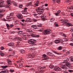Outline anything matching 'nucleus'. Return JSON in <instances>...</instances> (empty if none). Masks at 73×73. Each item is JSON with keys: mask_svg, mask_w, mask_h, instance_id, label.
<instances>
[{"mask_svg": "<svg viewBox=\"0 0 73 73\" xmlns=\"http://www.w3.org/2000/svg\"><path fill=\"white\" fill-rule=\"evenodd\" d=\"M52 30L50 29H47L44 31V35H48L50 34V33H52Z\"/></svg>", "mask_w": 73, "mask_h": 73, "instance_id": "obj_2", "label": "nucleus"}, {"mask_svg": "<svg viewBox=\"0 0 73 73\" xmlns=\"http://www.w3.org/2000/svg\"><path fill=\"white\" fill-rule=\"evenodd\" d=\"M60 35L61 36H63V35H64V33L62 32H61L60 33Z\"/></svg>", "mask_w": 73, "mask_h": 73, "instance_id": "obj_40", "label": "nucleus"}, {"mask_svg": "<svg viewBox=\"0 0 73 73\" xmlns=\"http://www.w3.org/2000/svg\"><path fill=\"white\" fill-rule=\"evenodd\" d=\"M70 31H71V32H73V28H71V29L70 30Z\"/></svg>", "mask_w": 73, "mask_h": 73, "instance_id": "obj_54", "label": "nucleus"}, {"mask_svg": "<svg viewBox=\"0 0 73 73\" xmlns=\"http://www.w3.org/2000/svg\"><path fill=\"white\" fill-rule=\"evenodd\" d=\"M62 49V48L61 47V46H59L58 48V50H61Z\"/></svg>", "mask_w": 73, "mask_h": 73, "instance_id": "obj_46", "label": "nucleus"}, {"mask_svg": "<svg viewBox=\"0 0 73 73\" xmlns=\"http://www.w3.org/2000/svg\"><path fill=\"white\" fill-rule=\"evenodd\" d=\"M60 2V0H57V3H59Z\"/></svg>", "mask_w": 73, "mask_h": 73, "instance_id": "obj_55", "label": "nucleus"}, {"mask_svg": "<svg viewBox=\"0 0 73 73\" xmlns=\"http://www.w3.org/2000/svg\"><path fill=\"white\" fill-rule=\"evenodd\" d=\"M0 73H8V71L7 70L2 71L0 72Z\"/></svg>", "mask_w": 73, "mask_h": 73, "instance_id": "obj_18", "label": "nucleus"}, {"mask_svg": "<svg viewBox=\"0 0 73 73\" xmlns=\"http://www.w3.org/2000/svg\"><path fill=\"white\" fill-rule=\"evenodd\" d=\"M49 67L51 69H53V68H54V66L52 65H50L49 66Z\"/></svg>", "mask_w": 73, "mask_h": 73, "instance_id": "obj_28", "label": "nucleus"}, {"mask_svg": "<svg viewBox=\"0 0 73 73\" xmlns=\"http://www.w3.org/2000/svg\"><path fill=\"white\" fill-rule=\"evenodd\" d=\"M27 9V7L25 8L24 9V11L23 12H22V14H27V13H28L27 12V11H26Z\"/></svg>", "mask_w": 73, "mask_h": 73, "instance_id": "obj_9", "label": "nucleus"}, {"mask_svg": "<svg viewBox=\"0 0 73 73\" xmlns=\"http://www.w3.org/2000/svg\"><path fill=\"white\" fill-rule=\"evenodd\" d=\"M38 14H36L35 13L33 14V16H34L36 18H38Z\"/></svg>", "mask_w": 73, "mask_h": 73, "instance_id": "obj_23", "label": "nucleus"}, {"mask_svg": "<svg viewBox=\"0 0 73 73\" xmlns=\"http://www.w3.org/2000/svg\"><path fill=\"white\" fill-rule=\"evenodd\" d=\"M19 8H22L23 7V5H19Z\"/></svg>", "mask_w": 73, "mask_h": 73, "instance_id": "obj_51", "label": "nucleus"}, {"mask_svg": "<svg viewBox=\"0 0 73 73\" xmlns=\"http://www.w3.org/2000/svg\"><path fill=\"white\" fill-rule=\"evenodd\" d=\"M70 45L71 46H73V43H70Z\"/></svg>", "mask_w": 73, "mask_h": 73, "instance_id": "obj_60", "label": "nucleus"}, {"mask_svg": "<svg viewBox=\"0 0 73 73\" xmlns=\"http://www.w3.org/2000/svg\"><path fill=\"white\" fill-rule=\"evenodd\" d=\"M14 70H11V69L10 70V72H11V73H13V72H14Z\"/></svg>", "mask_w": 73, "mask_h": 73, "instance_id": "obj_39", "label": "nucleus"}, {"mask_svg": "<svg viewBox=\"0 0 73 73\" xmlns=\"http://www.w3.org/2000/svg\"><path fill=\"white\" fill-rule=\"evenodd\" d=\"M31 37H35V35L33 34H32L31 35Z\"/></svg>", "mask_w": 73, "mask_h": 73, "instance_id": "obj_52", "label": "nucleus"}, {"mask_svg": "<svg viewBox=\"0 0 73 73\" xmlns=\"http://www.w3.org/2000/svg\"><path fill=\"white\" fill-rule=\"evenodd\" d=\"M3 12H4V10H3L0 9V13H2Z\"/></svg>", "mask_w": 73, "mask_h": 73, "instance_id": "obj_48", "label": "nucleus"}, {"mask_svg": "<svg viewBox=\"0 0 73 73\" xmlns=\"http://www.w3.org/2000/svg\"><path fill=\"white\" fill-rule=\"evenodd\" d=\"M69 61V58H65V60H64L62 63H66L68 61Z\"/></svg>", "mask_w": 73, "mask_h": 73, "instance_id": "obj_19", "label": "nucleus"}, {"mask_svg": "<svg viewBox=\"0 0 73 73\" xmlns=\"http://www.w3.org/2000/svg\"><path fill=\"white\" fill-rule=\"evenodd\" d=\"M68 72H73V71L72 70H68Z\"/></svg>", "mask_w": 73, "mask_h": 73, "instance_id": "obj_53", "label": "nucleus"}, {"mask_svg": "<svg viewBox=\"0 0 73 73\" xmlns=\"http://www.w3.org/2000/svg\"><path fill=\"white\" fill-rule=\"evenodd\" d=\"M63 63L65 64L66 66L67 67L69 68H70L71 67V66L70 65V64L68 62H67V63Z\"/></svg>", "mask_w": 73, "mask_h": 73, "instance_id": "obj_11", "label": "nucleus"}, {"mask_svg": "<svg viewBox=\"0 0 73 73\" xmlns=\"http://www.w3.org/2000/svg\"><path fill=\"white\" fill-rule=\"evenodd\" d=\"M51 36H54V33H52L51 34Z\"/></svg>", "mask_w": 73, "mask_h": 73, "instance_id": "obj_58", "label": "nucleus"}, {"mask_svg": "<svg viewBox=\"0 0 73 73\" xmlns=\"http://www.w3.org/2000/svg\"><path fill=\"white\" fill-rule=\"evenodd\" d=\"M23 36H24V37L23 38L24 39L26 40L27 39L26 38L27 37V35H23Z\"/></svg>", "mask_w": 73, "mask_h": 73, "instance_id": "obj_30", "label": "nucleus"}, {"mask_svg": "<svg viewBox=\"0 0 73 73\" xmlns=\"http://www.w3.org/2000/svg\"><path fill=\"white\" fill-rule=\"evenodd\" d=\"M18 32L19 34H21V33H22V32H23V31H18Z\"/></svg>", "mask_w": 73, "mask_h": 73, "instance_id": "obj_41", "label": "nucleus"}, {"mask_svg": "<svg viewBox=\"0 0 73 73\" xmlns=\"http://www.w3.org/2000/svg\"><path fill=\"white\" fill-rule=\"evenodd\" d=\"M0 54L2 57H3V56H4V54L1 51H0Z\"/></svg>", "mask_w": 73, "mask_h": 73, "instance_id": "obj_22", "label": "nucleus"}, {"mask_svg": "<svg viewBox=\"0 0 73 73\" xmlns=\"http://www.w3.org/2000/svg\"><path fill=\"white\" fill-rule=\"evenodd\" d=\"M39 4V2H37L36 3H35V5L36 6H38V5Z\"/></svg>", "mask_w": 73, "mask_h": 73, "instance_id": "obj_33", "label": "nucleus"}, {"mask_svg": "<svg viewBox=\"0 0 73 73\" xmlns=\"http://www.w3.org/2000/svg\"><path fill=\"white\" fill-rule=\"evenodd\" d=\"M7 3L8 4V5L9 6L11 5V3H12V1L11 0H8L7 1Z\"/></svg>", "mask_w": 73, "mask_h": 73, "instance_id": "obj_14", "label": "nucleus"}, {"mask_svg": "<svg viewBox=\"0 0 73 73\" xmlns=\"http://www.w3.org/2000/svg\"><path fill=\"white\" fill-rule=\"evenodd\" d=\"M21 21L22 22H23V23H25L26 22V21L24 19H22Z\"/></svg>", "mask_w": 73, "mask_h": 73, "instance_id": "obj_32", "label": "nucleus"}, {"mask_svg": "<svg viewBox=\"0 0 73 73\" xmlns=\"http://www.w3.org/2000/svg\"><path fill=\"white\" fill-rule=\"evenodd\" d=\"M69 9H73V7H69Z\"/></svg>", "mask_w": 73, "mask_h": 73, "instance_id": "obj_50", "label": "nucleus"}, {"mask_svg": "<svg viewBox=\"0 0 73 73\" xmlns=\"http://www.w3.org/2000/svg\"><path fill=\"white\" fill-rule=\"evenodd\" d=\"M54 53H55V54H59V53L56 52V51H54Z\"/></svg>", "mask_w": 73, "mask_h": 73, "instance_id": "obj_45", "label": "nucleus"}, {"mask_svg": "<svg viewBox=\"0 0 73 73\" xmlns=\"http://www.w3.org/2000/svg\"><path fill=\"white\" fill-rule=\"evenodd\" d=\"M30 5H31V3H29L28 4V6H29Z\"/></svg>", "mask_w": 73, "mask_h": 73, "instance_id": "obj_57", "label": "nucleus"}, {"mask_svg": "<svg viewBox=\"0 0 73 73\" xmlns=\"http://www.w3.org/2000/svg\"><path fill=\"white\" fill-rule=\"evenodd\" d=\"M17 17L19 19H23V16L21 14H20L19 15H17Z\"/></svg>", "mask_w": 73, "mask_h": 73, "instance_id": "obj_12", "label": "nucleus"}, {"mask_svg": "<svg viewBox=\"0 0 73 73\" xmlns=\"http://www.w3.org/2000/svg\"><path fill=\"white\" fill-rule=\"evenodd\" d=\"M8 45L10 46H12L13 45V42H11V43H9L8 44Z\"/></svg>", "mask_w": 73, "mask_h": 73, "instance_id": "obj_21", "label": "nucleus"}, {"mask_svg": "<svg viewBox=\"0 0 73 73\" xmlns=\"http://www.w3.org/2000/svg\"><path fill=\"white\" fill-rule=\"evenodd\" d=\"M4 3V1H1L0 2V8H2V7H3V5L2 4Z\"/></svg>", "mask_w": 73, "mask_h": 73, "instance_id": "obj_20", "label": "nucleus"}, {"mask_svg": "<svg viewBox=\"0 0 73 73\" xmlns=\"http://www.w3.org/2000/svg\"><path fill=\"white\" fill-rule=\"evenodd\" d=\"M28 56L29 58H33V57H32L33 56H32V55L31 54H29L28 55Z\"/></svg>", "mask_w": 73, "mask_h": 73, "instance_id": "obj_24", "label": "nucleus"}, {"mask_svg": "<svg viewBox=\"0 0 73 73\" xmlns=\"http://www.w3.org/2000/svg\"><path fill=\"white\" fill-rule=\"evenodd\" d=\"M15 22L17 23L18 24L19 23V21H16Z\"/></svg>", "mask_w": 73, "mask_h": 73, "instance_id": "obj_64", "label": "nucleus"}, {"mask_svg": "<svg viewBox=\"0 0 73 73\" xmlns=\"http://www.w3.org/2000/svg\"><path fill=\"white\" fill-rule=\"evenodd\" d=\"M54 25L55 27H58V23H57L55 22L54 24Z\"/></svg>", "mask_w": 73, "mask_h": 73, "instance_id": "obj_29", "label": "nucleus"}, {"mask_svg": "<svg viewBox=\"0 0 73 73\" xmlns=\"http://www.w3.org/2000/svg\"><path fill=\"white\" fill-rule=\"evenodd\" d=\"M41 19H42V20H46V16L44 15H43L41 16Z\"/></svg>", "mask_w": 73, "mask_h": 73, "instance_id": "obj_16", "label": "nucleus"}, {"mask_svg": "<svg viewBox=\"0 0 73 73\" xmlns=\"http://www.w3.org/2000/svg\"><path fill=\"white\" fill-rule=\"evenodd\" d=\"M61 40H56L54 41V42L55 44H58L60 43L61 42Z\"/></svg>", "mask_w": 73, "mask_h": 73, "instance_id": "obj_17", "label": "nucleus"}, {"mask_svg": "<svg viewBox=\"0 0 73 73\" xmlns=\"http://www.w3.org/2000/svg\"><path fill=\"white\" fill-rule=\"evenodd\" d=\"M70 60L71 61H73V58H71L70 59Z\"/></svg>", "mask_w": 73, "mask_h": 73, "instance_id": "obj_61", "label": "nucleus"}, {"mask_svg": "<svg viewBox=\"0 0 73 73\" xmlns=\"http://www.w3.org/2000/svg\"><path fill=\"white\" fill-rule=\"evenodd\" d=\"M36 37H40V36H39V35H36Z\"/></svg>", "mask_w": 73, "mask_h": 73, "instance_id": "obj_63", "label": "nucleus"}, {"mask_svg": "<svg viewBox=\"0 0 73 73\" xmlns=\"http://www.w3.org/2000/svg\"><path fill=\"white\" fill-rule=\"evenodd\" d=\"M19 66L20 68H22V67H23V65L21 64L19 65Z\"/></svg>", "mask_w": 73, "mask_h": 73, "instance_id": "obj_56", "label": "nucleus"}, {"mask_svg": "<svg viewBox=\"0 0 73 73\" xmlns=\"http://www.w3.org/2000/svg\"><path fill=\"white\" fill-rule=\"evenodd\" d=\"M6 25L7 28H11V27H13L14 26V25L13 24H10L9 25L7 23L6 24Z\"/></svg>", "mask_w": 73, "mask_h": 73, "instance_id": "obj_10", "label": "nucleus"}, {"mask_svg": "<svg viewBox=\"0 0 73 73\" xmlns=\"http://www.w3.org/2000/svg\"><path fill=\"white\" fill-rule=\"evenodd\" d=\"M54 70L56 71H61V69L58 67L56 66L54 68Z\"/></svg>", "mask_w": 73, "mask_h": 73, "instance_id": "obj_7", "label": "nucleus"}, {"mask_svg": "<svg viewBox=\"0 0 73 73\" xmlns=\"http://www.w3.org/2000/svg\"><path fill=\"white\" fill-rule=\"evenodd\" d=\"M34 29H35V31H38L39 32H42V31H44V29H41L40 30H38V28H34Z\"/></svg>", "mask_w": 73, "mask_h": 73, "instance_id": "obj_15", "label": "nucleus"}, {"mask_svg": "<svg viewBox=\"0 0 73 73\" xmlns=\"http://www.w3.org/2000/svg\"><path fill=\"white\" fill-rule=\"evenodd\" d=\"M60 21L61 23H63V24H66V25H67L69 27L73 26L72 24H71L70 23H68V19L65 20L64 21V20L62 19H60Z\"/></svg>", "mask_w": 73, "mask_h": 73, "instance_id": "obj_1", "label": "nucleus"}, {"mask_svg": "<svg viewBox=\"0 0 73 73\" xmlns=\"http://www.w3.org/2000/svg\"><path fill=\"white\" fill-rule=\"evenodd\" d=\"M47 55L48 56H50L52 54V53L50 52H48L47 53Z\"/></svg>", "mask_w": 73, "mask_h": 73, "instance_id": "obj_34", "label": "nucleus"}, {"mask_svg": "<svg viewBox=\"0 0 73 73\" xmlns=\"http://www.w3.org/2000/svg\"><path fill=\"white\" fill-rule=\"evenodd\" d=\"M33 21H34V22H36V21H37V20L36 19H33Z\"/></svg>", "mask_w": 73, "mask_h": 73, "instance_id": "obj_44", "label": "nucleus"}, {"mask_svg": "<svg viewBox=\"0 0 73 73\" xmlns=\"http://www.w3.org/2000/svg\"><path fill=\"white\" fill-rule=\"evenodd\" d=\"M61 13V10H58L57 13H55V15L56 16H59V14Z\"/></svg>", "mask_w": 73, "mask_h": 73, "instance_id": "obj_13", "label": "nucleus"}, {"mask_svg": "<svg viewBox=\"0 0 73 73\" xmlns=\"http://www.w3.org/2000/svg\"><path fill=\"white\" fill-rule=\"evenodd\" d=\"M44 72V70H41L40 71H38L37 73H42Z\"/></svg>", "mask_w": 73, "mask_h": 73, "instance_id": "obj_25", "label": "nucleus"}, {"mask_svg": "<svg viewBox=\"0 0 73 73\" xmlns=\"http://www.w3.org/2000/svg\"><path fill=\"white\" fill-rule=\"evenodd\" d=\"M0 48L1 50H3V49H4V47L3 46H1Z\"/></svg>", "mask_w": 73, "mask_h": 73, "instance_id": "obj_42", "label": "nucleus"}, {"mask_svg": "<svg viewBox=\"0 0 73 73\" xmlns=\"http://www.w3.org/2000/svg\"><path fill=\"white\" fill-rule=\"evenodd\" d=\"M43 68L41 67V66L39 67L38 68V70L39 69H43Z\"/></svg>", "mask_w": 73, "mask_h": 73, "instance_id": "obj_38", "label": "nucleus"}, {"mask_svg": "<svg viewBox=\"0 0 73 73\" xmlns=\"http://www.w3.org/2000/svg\"><path fill=\"white\" fill-rule=\"evenodd\" d=\"M12 51V49H9V52H11V51Z\"/></svg>", "mask_w": 73, "mask_h": 73, "instance_id": "obj_59", "label": "nucleus"}, {"mask_svg": "<svg viewBox=\"0 0 73 73\" xmlns=\"http://www.w3.org/2000/svg\"><path fill=\"white\" fill-rule=\"evenodd\" d=\"M20 52L21 53H24V52H25V50H22L20 51Z\"/></svg>", "mask_w": 73, "mask_h": 73, "instance_id": "obj_36", "label": "nucleus"}, {"mask_svg": "<svg viewBox=\"0 0 73 73\" xmlns=\"http://www.w3.org/2000/svg\"><path fill=\"white\" fill-rule=\"evenodd\" d=\"M28 30L29 32H33V31H32V30L31 29H28Z\"/></svg>", "mask_w": 73, "mask_h": 73, "instance_id": "obj_37", "label": "nucleus"}, {"mask_svg": "<svg viewBox=\"0 0 73 73\" xmlns=\"http://www.w3.org/2000/svg\"><path fill=\"white\" fill-rule=\"evenodd\" d=\"M53 44V42H52L50 43H49L48 45H52V44Z\"/></svg>", "mask_w": 73, "mask_h": 73, "instance_id": "obj_49", "label": "nucleus"}, {"mask_svg": "<svg viewBox=\"0 0 73 73\" xmlns=\"http://www.w3.org/2000/svg\"><path fill=\"white\" fill-rule=\"evenodd\" d=\"M28 42L29 44H34L36 42V40L35 39H31L29 40Z\"/></svg>", "mask_w": 73, "mask_h": 73, "instance_id": "obj_3", "label": "nucleus"}, {"mask_svg": "<svg viewBox=\"0 0 73 73\" xmlns=\"http://www.w3.org/2000/svg\"><path fill=\"white\" fill-rule=\"evenodd\" d=\"M60 67L62 69H63L65 70H67V67H66V66L65 65L61 66Z\"/></svg>", "mask_w": 73, "mask_h": 73, "instance_id": "obj_8", "label": "nucleus"}, {"mask_svg": "<svg viewBox=\"0 0 73 73\" xmlns=\"http://www.w3.org/2000/svg\"><path fill=\"white\" fill-rule=\"evenodd\" d=\"M36 11L37 12H39L38 13V14L41 15L42 14V13H43V11H40V7H38L36 9Z\"/></svg>", "mask_w": 73, "mask_h": 73, "instance_id": "obj_6", "label": "nucleus"}, {"mask_svg": "<svg viewBox=\"0 0 73 73\" xmlns=\"http://www.w3.org/2000/svg\"><path fill=\"white\" fill-rule=\"evenodd\" d=\"M72 0H66L65 1L66 3H69V2H71Z\"/></svg>", "mask_w": 73, "mask_h": 73, "instance_id": "obj_31", "label": "nucleus"}, {"mask_svg": "<svg viewBox=\"0 0 73 73\" xmlns=\"http://www.w3.org/2000/svg\"><path fill=\"white\" fill-rule=\"evenodd\" d=\"M43 59L42 60H48L49 59V57L46 56L45 54L43 55Z\"/></svg>", "mask_w": 73, "mask_h": 73, "instance_id": "obj_4", "label": "nucleus"}, {"mask_svg": "<svg viewBox=\"0 0 73 73\" xmlns=\"http://www.w3.org/2000/svg\"><path fill=\"white\" fill-rule=\"evenodd\" d=\"M25 67H27V68H30V67H31V66L30 65H26L25 66Z\"/></svg>", "mask_w": 73, "mask_h": 73, "instance_id": "obj_43", "label": "nucleus"}, {"mask_svg": "<svg viewBox=\"0 0 73 73\" xmlns=\"http://www.w3.org/2000/svg\"><path fill=\"white\" fill-rule=\"evenodd\" d=\"M8 65H12V62L11 61H9V62H8Z\"/></svg>", "mask_w": 73, "mask_h": 73, "instance_id": "obj_26", "label": "nucleus"}, {"mask_svg": "<svg viewBox=\"0 0 73 73\" xmlns=\"http://www.w3.org/2000/svg\"><path fill=\"white\" fill-rule=\"evenodd\" d=\"M42 24L41 23L39 24L38 25H32L31 27L33 28H35V27H42Z\"/></svg>", "mask_w": 73, "mask_h": 73, "instance_id": "obj_5", "label": "nucleus"}, {"mask_svg": "<svg viewBox=\"0 0 73 73\" xmlns=\"http://www.w3.org/2000/svg\"><path fill=\"white\" fill-rule=\"evenodd\" d=\"M20 45V42H17V46H19Z\"/></svg>", "mask_w": 73, "mask_h": 73, "instance_id": "obj_27", "label": "nucleus"}, {"mask_svg": "<svg viewBox=\"0 0 73 73\" xmlns=\"http://www.w3.org/2000/svg\"><path fill=\"white\" fill-rule=\"evenodd\" d=\"M71 41H73V38H71Z\"/></svg>", "mask_w": 73, "mask_h": 73, "instance_id": "obj_62", "label": "nucleus"}, {"mask_svg": "<svg viewBox=\"0 0 73 73\" xmlns=\"http://www.w3.org/2000/svg\"><path fill=\"white\" fill-rule=\"evenodd\" d=\"M69 53H70V51H66V54H69Z\"/></svg>", "mask_w": 73, "mask_h": 73, "instance_id": "obj_47", "label": "nucleus"}, {"mask_svg": "<svg viewBox=\"0 0 73 73\" xmlns=\"http://www.w3.org/2000/svg\"><path fill=\"white\" fill-rule=\"evenodd\" d=\"M1 67V68H7V67H8V66H2Z\"/></svg>", "mask_w": 73, "mask_h": 73, "instance_id": "obj_35", "label": "nucleus"}]
</instances>
